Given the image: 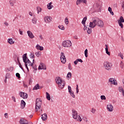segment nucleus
Listing matches in <instances>:
<instances>
[{"label":"nucleus","mask_w":124,"mask_h":124,"mask_svg":"<svg viewBox=\"0 0 124 124\" xmlns=\"http://www.w3.org/2000/svg\"><path fill=\"white\" fill-rule=\"evenodd\" d=\"M84 28H83L84 31H86V30H88V28H89V27L86 26L85 25H84Z\"/></svg>","instance_id":"nucleus-57"},{"label":"nucleus","mask_w":124,"mask_h":124,"mask_svg":"<svg viewBox=\"0 0 124 124\" xmlns=\"http://www.w3.org/2000/svg\"><path fill=\"white\" fill-rule=\"evenodd\" d=\"M15 3H16V0H9V4L11 6H14Z\"/></svg>","instance_id":"nucleus-21"},{"label":"nucleus","mask_w":124,"mask_h":124,"mask_svg":"<svg viewBox=\"0 0 124 124\" xmlns=\"http://www.w3.org/2000/svg\"><path fill=\"white\" fill-rule=\"evenodd\" d=\"M96 26L99 28H103L104 27V22L101 19L96 17L93 20V22L90 23L89 27L90 28L94 29Z\"/></svg>","instance_id":"nucleus-1"},{"label":"nucleus","mask_w":124,"mask_h":124,"mask_svg":"<svg viewBox=\"0 0 124 124\" xmlns=\"http://www.w3.org/2000/svg\"><path fill=\"white\" fill-rule=\"evenodd\" d=\"M58 28L60 30H62V31H64V26H63V25H60L58 26Z\"/></svg>","instance_id":"nucleus-37"},{"label":"nucleus","mask_w":124,"mask_h":124,"mask_svg":"<svg viewBox=\"0 0 124 124\" xmlns=\"http://www.w3.org/2000/svg\"><path fill=\"white\" fill-rule=\"evenodd\" d=\"M72 117L73 119L75 120H77V121H79V122H82V118L80 116H78V112L75 109L72 110Z\"/></svg>","instance_id":"nucleus-5"},{"label":"nucleus","mask_w":124,"mask_h":124,"mask_svg":"<svg viewBox=\"0 0 124 124\" xmlns=\"http://www.w3.org/2000/svg\"><path fill=\"white\" fill-rule=\"evenodd\" d=\"M6 79H9L10 78V74L7 73L5 76Z\"/></svg>","instance_id":"nucleus-40"},{"label":"nucleus","mask_w":124,"mask_h":124,"mask_svg":"<svg viewBox=\"0 0 124 124\" xmlns=\"http://www.w3.org/2000/svg\"><path fill=\"white\" fill-rule=\"evenodd\" d=\"M107 110L109 112H113V110H114V107L111 104H109L107 105Z\"/></svg>","instance_id":"nucleus-12"},{"label":"nucleus","mask_w":124,"mask_h":124,"mask_svg":"<svg viewBox=\"0 0 124 124\" xmlns=\"http://www.w3.org/2000/svg\"><path fill=\"white\" fill-rule=\"evenodd\" d=\"M36 21L37 20L35 18V17L33 18L32 19V22L33 23V24H36Z\"/></svg>","instance_id":"nucleus-41"},{"label":"nucleus","mask_w":124,"mask_h":124,"mask_svg":"<svg viewBox=\"0 0 124 124\" xmlns=\"http://www.w3.org/2000/svg\"><path fill=\"white\" fill-rule=\"evenodd\" d=\"M72 76V74L70 72H68L67 75V78H69V79H70Z\"/></svg>","instance_id":"nucleus-34"},{"label":"nucleus","mask_w":124,"mask_h":124,"mask_svg":"<svg viewBox=\"0 0 124 124\" xmlns=\"http://www.w3.org/2000/svg\"><path fill=\"white\" fill-rule=\"evenodd\" d=\"M17 60L18 62L19 63L18 64H19V67L22 69V70H23V71H24V68H23V67L22 66L21 63H20V61H19V58H17Z\"/></svg>","instance_id":"nucleus-31"},{"label":"nucleus","mask_w":124,"mask_h":124,"mask_svg":"<svg viewBox=\"0 0 124 124\" xmlns=\"http://www.w3.org/2000/svg\"><path fill=\"white\" fill-rule=\"evenodd\" d=\"M27 32L28 36L30 38H31V39H32V38H34V35H33V34H32V32H31V31H28Z\"/></svg>","instance_id":"nucleus-13"},{"label":"nucleus","mask_w":124,"mask_h":124,"mask_svg":"<svg viewBox=\"0 0 124 124\" xmlns=\"http://www.w3.org/2000/svg\"><path fill=\"white\" fill-rule=\"evenodd\" d=\"M118 23H124V19L123 16H120L119 20H118Z\"/></svg>","instance_id":"nucleus-26"},{"label":"nucleus","mask_w":124,"mask_h":124,"mask_svg":"<svg viewBox=\"0 0 124 124\" xmlns=\"http://www.w3.org/2000/svg\"><path fill=\"white\" fill-rule=\"evenodd\" d=\"M71 96H72V97H73V98H75V95L74 94V93H70Z\"/></svg>","instance_id":"nucleus-55"},{"label":"nucleus","mask_w":124,"mask_h":124,"mask_svg":"<svg viewBox=\"0 0 124 124\" xmlns=\"http://www.w3.org/2000/svg\"><path fill=\"white\" fill-rule=\"evenodd\" d=\"M4 24L6 26V27L8 26V23H7V22H5Z\"/></svg>","instance_id":"nucleus-62"},{"label":"nucleus","mask_w":124,"mask_h":124,"mask_svg":"<svg viewBox=\"0 0 124 124\" xmlns=\"http://www.w3.org/2000/svg\"><path fill=\"white\" fill-rule=\"evenodd\" d=\"M86 21H87V16H85V17H84L81 22L83 26H85V25H86Z\"/></svg>","instance_id":"nucleus-28"},{"label":"nucleus","mask_w":124,"mask_h":124,"mask_svg":"<svg viewBox=\"0 0 124 124\" xmlns=\"http://www.w3.org/2000/svg\"><path fill=\"white\" fill-rule=\"evenodd\" d=\"M77 60H78V62H83V60H82V59H78Z\"/></svg>","instance_id":"nucleus-58"},{"label":"nucleus","mask_w":124,"mask_h":124,"mask_svg":"<svg viewBox=\"0 0 124 124\" xmlns=\"http://www.w3.org/2000/svg\"><path fill=\"white\" fill-rule=\"evenodd\" d=\"M104 66L106 70H111L112 64L109 62H106L104 63Z\"/></svg>","instance_id":"nucleus-6"},{"label":"nucleus","mask_w":124,"mask_h":124,"mask_svg":"<svg viewBox=\"0 0 124 124\" xmlns=\"http://www.w3.org/2000/svg\"><path fill=\"white\" fill-rule=\"evenodd\" d=\"M68 92L70 93H74L72 91H71V87H70V86H68Z\"/></svg>","instance_id":"nucleus-36"},{"label":"nucleus","mask_w":124,"mask_h":124,"mask_svg":"<svg viewBox=\"0 0 124 124\" xmlns=\"http://www.w3.org/2000/svg\"><path fill=\"white\" fill-rule=\"evenodd\" d=\"M55 81L56 84L58 85L59 88L60 89H63V88H64V86H65V82H64V80H62V78L60 77H56Z\"/></svg>","instance_id":"nucleus-2"},{"label":"nucleus","mask_w":124,"mask_h":124,"mask_svg":"<svg viewBox=\"0 0 124 124\" xmlns=\"http://www.w3.org/2000/svg\"><path fill=\"white\" fill-rule=\"evenodd\" d=\"M28 121L24 118H21L19 121L20 124H26Z\"/></svg>","instance_id":"nucleus-15"},{"label":"nucleus","mask_w":124,"mask_h":124,"mask_svg":"<svg viewBox=\"0 0 124 124\" xmlns=\"http://www.w3.org/2000/svg\"><path fill=\"white\" fill-rule=\"evenodd\" d=\"M15 42L13 41V39H12V38H10L8 39V43H9L11 45V44H14Z\"/></svg>","instance_id":"nucleus-23"},{"label":"nucleus","mask_w":124,"mask_h":124,"mask_svg":"<svg viewBox=\"0 0 124 124\" xmlns=\"http://www.w3.org/2000/svg\"><path fill=\"white\" fill-rule=\"evenodd\" d=\"M46 97L47 100H49V101L51 100V95H50V94L46 93Z\"/></svg>","instance_id":"nucleus-33"},{"label":"nucleus","mask_w":124,"mask_h":124,"mask_svg":"<svg viewBox=\"0 0 124 124\" xmlns=\"http://www.w3.org/2000/svg\"><path fill=\"white\" fill-rule=\"evenodd\" d=\"M76 93H79V87L78 86V85H77Z\"/></svg>","instance_id":"nucleus-47"},{"label":"nucleus","mask_w":124,"mask_h":124,"mask_svg":"<svg viewBox=\"0 0 124 124\" xmlns=\"http://www.w3.org/2000/svg\"><path fill=\"white\" fill-rule=\"evenodd\" d=\"M35 47L37 50H40V51H43V50H44V47L39 46L38 44H37Z\"/></svg>","instance_id":"nucleus-19"},{"label":"nucleus","mask_w":124,"mask_h":124,"mask_svg":"<svg viewBox=\"0 0 124 124\" xmlns=\"http://www.w3.org/2000/svg\"><path fill=\"white\" fill-rule=\"evenodd\" d=\"M20 106H21V109H24L25 107H26V102L24 100H21V103H20Z\"/></svg>","instance_id":"nucleus-16"},{"label":"nucleus","mask_w":124,"mask_h":124,"mask_svg":"<svg viewBox=\"0 0 124 124\" xmlns=\"http://www.w3.org/2000/svg\"><path fill=\"white\" fill-rule=\"evenodd\" d=\"M42 70L43 69V70H46V65H45V64L41 62L40 65L38 67V70Z\"/></svg>","instance_id":"nucleus-11"},{"label":"nucleus","mask_w":124,"mask_h":124,"mask_svg":"<svg viewBox=\"0 0 124 124\" xmlns=\"http://www.w3.org/2000/svg\"><path fill=\"white\" fill-rule=\"evenodd\" d=\"M32 67L33 68V69L34 70H37V68L36 67V65H35L34 66H33V65H32Z\"/></svg>","instance_id":"nucleus-52"},{"label":"nucleus","mask_w":124,"mask_h":124,"mask_svg":"<svg viewBox=\"0 0 124 124\" xmlns=\"http://www.w3.org/2000/svg\"><path fill=\"white\" fill-rule=\"evenodd\" d=\"M19 33L21 35H23V31H21V29L19 30Z\"/></svg>","instance_id":"nucleus-60"},{"label":"nucleus","mask_w":124,"mask_h":124,"mask_svg":"<svg viewBox=\"0 0 124 124\" xmlns=\"http://www.w3.org/2000/svg\"><path fill=\"white\" fill-rule=\"evenodd\" d=\"M87 31L88 34H91L92 33V28H88L87 29Z\"/></svg>","instance_id":"nucleus-35"},{"label":"nucleus","mask_w":124,"mask_h":124,"mask_svg":"<svg viewBox=\"0 0 124 124\" xmlns=\"http://www.w3.org/2000/svg\"><path fill=\"white\" fill-rule=\"evenodd\" d=\"M52 4H53V3L52 2L47 4V9L49 10H50V9H52L54 7V6H53Z\"/></svg>","instance_id":"nucleus-20"},{"label":"nucleus","mask_w":124,"mask_h":124,"mask_svg":"<svg viewBox=\"0 0 124 124\" xmlns=\"http://www.w3.org/2000/svg\"><path fill=\"white\" fill-rule=\"evenodd\" d=\"M118 56H119V57H120V58H121V59H122V60L124 59V55H123V54H122V52H120L118 54Z\"/></svg>","instance_id":"nucleus-43"},{"label":"nucleus","mask_w":124,"mask_h":124,"mask_svg":"<svg viewBox=\"0 0 124 124\" xmlns=\"http://www.w3.org/2000/svg\"><path fill=\"white\" fill-rule=\"evenodd\" d=\"M112 10V8H111L110 7H109L108 8V11H109V12H110V11H111Z\"/></svg>","instance_id":"nucleus-61"},{"label":"nucleus","mask_w":124,"mask_h":124,"mask_svg":"<svg viewBox=\"0 0 124 124\" xmlns=\"http://www.w3.org/2000/svg\"><path fill=\"white\" fill-rule=\"evenodd\" d=\"M96 111V110L93 108H92V110L91 112L93 113L94 114V113H95V111Z\"/></svg>","instance_id":"nucleus-51"},{"label":"nucleus","mask_w":124,"mask_h":124,"mask_svg":"<svg viewBox=\"0 0 124 124\" xmlns=\"http://www.w3.org/2000/svg\"><path fill=\"white\" fill-rule=\"evenodd\" d=\"M84 54L86 58H88V49H86L85 51H84Z\"/></svg>","instance_id":"nucleus-38"},{"label":"nucleus","mask_w":124,"mask_h":124,"mask_svg":"<svg viewBox=\"0 0 124 124\" xmlns=\"http://www.w3.org/2000/svg\"><path fill=\"white\" fill-rule=\"evenodd\" d=\"M26 124H32V123H31V122H28V121H27V122L26 123Z\"/></svg>","instance_id":"nucleus-64"},{"label":"nucleus","mask_w":124,"mask_h":124,"mask_svg":"<svg viewBox=\"0 0 124 124\" xmlns=\"http://www.w3.org/2000/svg\"><path fill=\"white\" fill-rule=\"evenodd\" d=\"M72 45L71 42L68 40L64 41L62 42L63 47H70Z\"/></svg>","instance_id":"nucleus-7"},{"label":"nucleus","mask_w":124,"mask_h":124,"mask_svg":"<svg viewBox=\"0 0 124 124\" xmlns=\"http://www.w3.org/2000/svg\"><path fill=\"white\" fill-rule=\"evenodd\" d=\"M13 67H10V68H6L5 69V71L6 72H8L9 71H13Z\"/></svg>","instance_id":"nucleus-22"},{"label":"nucleus","mask_w":124,"mask_h":124,"mask_svg":"<svg viewBox=\"0 0 124 124\" xmlns=\"http://www.w3.org/2000/svg\"><path fill=\"white\" fill-rule=\"evenodd\" d=\"M64 23L66 24V25H68V18L67 17H66L64 19Z\"/></svg>","instance_id":"nucleus-39"},{"label":"nucleus","mask_w":124,"mask_h":124,"mask_svg":"<svg viewBox=\"0 0 124 124\" xmlns=\"http://www.w3.org/2000/svg\"><path fill=\"white\" fill-rule=\"evenodd\" d=\"M105 50H106V53L108 55V56H110V52L108 51V45H105Z\"/></svg>","instance_id":"nucleus-24"},{"label":"nucleus","mask_w":124,"mask_h":124,"mask_svg":"<svg viewBox=\"0 0 124 124\" xmlns=\"http://www.w3.org/2000/svg\"><path fill=\"white\" fill-rule=\"evenodd\" d=\"M101 99L102 100H105L106 99V97L105 95H101Z\"/></svg>","instance_id":"nucleus-44"},{"label":"nucleus","mask_w":124,"mask_h":124,"mask_svg":"<svg viewBox=\"0 0 124 124\" xmlns=\"http://www.w3.org/2000/svg\"><path fill=\"white\" fill-rule=\"evenodd\" d=\"M20 97H22L24 99H27L28 98V93H21L20 94Z\"/></svg>","instance_id":"nucleus-17"},{"label":"nucleus","mask_w":124,"mask_h":124,"mask_svg":"<svg viewBox=\"0 0 124 124\" xmlns=\"http://www.w3.org/2000/svg\"><path fill=\"white\" fill-rule=\"evenodd\" d=\"M74 63L76 64V65H77L78 63V60L77 59L74 62Z\"/></svg>","instance_id":"nucleus-56"},{"label":"nucleus","mask_w":124,"mask_h":124,"mask_svg":"<svg viewBox=\"0 0 124 124\" xmlns=\"http://www.w3.org/2000/svg\"><path fill=\"white\" fill-rule=\"evenodd\" d=\"M68 69H69V70H72V68H71V64H70V63L68 64Z\"/></svg>","instance_id":"nucleus-46"},{"label":"nucleus","mask_w":124,"mask_h":124,"mask_svg":"<svg viewBox=\"0 0 124 124\" xmlns=\"http://www.w3.org/2000/svg\"><path fill=\"white\" fill-rule=\"evenodd\" d=\"M83 2V3H87V0H77V4L78 5L80 4L81 3Z\"/></svg>","instance_id":"nucleus-18"},{"label":"nucleus","mask_w":124,"mask_h":124,"mask_svg":"<svg viewBox=\"0 0 124 124\" xmlns=\"http://www.w3.org/2000/svg\"><path fill=\"white\" fill-rule=\"evenodd\" d=\"M41 105H42V100H41V99L39 98H36L35 107L36 112H38V110L41 108Z\"/></svg>","instance_id":"nucleus-4"},{"label":"nucleus","mask_w":124,"mask_h":124,"mask_svg":"<svg viewBox=\"0 0 124 124\" xmlns=\"http://www.w3.org/2000/svg\"><path fill=\"white\" fill-rule=\"evenodd\" d=\"M96 8L97 9H99V10H100L101 9L102 5L100 3H97L96 4Z\"/></svg>","instance_id":"nucleus-29"},{"label":"nucleus","mask_w":124,"mask_h":124,"mask_svg":"<svg viewBox=\"0 0 124 124\" xmlns=\"http://www.w3.org/2000/svg\"><path fill=\"white\" fill-rule=\"evenodd\" d=\"M12 100H14V102H16V98L15 97V96H12Z\"/></svg>","instance_id":"nucleus-53"},{"label":"nucleus","mask_w":124,"mask_h":124,"mask_svg":"<svg viewBox=\"0 0 124 124\" xmlns=\"http://www.w3.org/2000/svg\"><path fill=\"white\" fill-rule=\"evenodd\" d=\"M40 86H39V84H37L35 86L33 87V90L34 91V90H39L40 89Z\"/></svg>","instance_id":"nucleus-25"},{"label":"nucleus","mask_w":124,"mask_h":124,"mask_svg":"<svg viewBox=\"0 0 124 124\" xmlns=\"http://www.w3.org/2000/svg\"><path fill=\"white\" fill-rule=\"evenodd\" d=\"M82 120H83V121H86V123L88 122V119L86 117H83L82 118Z\"/></svg>","instance_id":"nucleus-54"},{"label":"nucleus","mask_w":124,"mask_h":124,"mask_svg":"<svg viewBox=\"0 0 124 124\" xmlns=\"http://www.w3.org/2000/svg\"><path fill=\"white\" fill-rule=\"evenodd\" d=\"M27 53H25L23 55L22 59L23 62L25 63V67L27 66H32L33 65V63H31L30 59L27 57Z\"/></svg>","instance_id":"nucleus-3"},{"label":"nucleus","mask_w":124,"mask_h":124,"mask_svg":"<svg viewBox=\"0 0 124 124\" xmlns=\"http://www.w3.org/2000/svg\"><path fill=\"white\" fill-rule=\"evenodd\" d=\"M47 118L48 116L46 113H44L41 115V119L43 121H46Z\"/></svg>","instance_id":"nucleus-14"},{"label":"nucleus","mask_w":124,"mask_h":124,"mask_svg":"<svg viewBox=\"0 0 124 124\" xmlns=\"http://www.w3.org/2000/svg\"><path fill=\"white\" fill-rule=\"evenodd\" d=\"M30 58L31 59H34V58H35V56H34V54L31 53Z\"/></svg>","instance_id":"nucleus-42"},{"label":"nucleus","mask_w":124,"mask_h":124,"mask_svg":"<svg viewBox=\"0 0 124 124\" xmlns=\"http://www.w3.org/2000/svg\"><path fill=\"white\" fill-rule=\"evenodd\" d=\"M120 66L123 68L124 67V63L123 62H121Z\"/></svg>","instance_id":"nucleus-59"},{"label":"nucleus","mask_w":124,"mask_h":124,"mask_svg":"<svg viewBox=\"0 0 124 124\" xmlns=\"http://www.w3.org/2000/svg\"><path fill=\"white\" fill-rule=\"evenodd\" d=\"M44 20L46 23L49 24V23L52 21V18L50 16H45Z\"/></svg>","instance_id":"nucleus-10"},{"label":"nucleus","mask_w":124,"mask_h":124,"mask_svg":"<svg viewBox=\"0 0 124 124\" xmlns=\"http://www.w3.org/2000/svg\"><path fill=\"white\" fill-rule=\"evenodd\" d=\"M108 83H110L112 85H115V86H118V82L117 80L113 78H110L108 79Z\"/></svg>","instance_id":"nucleus-9"},{"label":"nucleus","mask_w":124,"mask_h":124,"mask_svg":"<svg viewBox=\"0 0 124 124\" xmlns=\"http://www.w3.org/2000/svg\"><path fill=\"white\" fill-rule=\"evenodd\" d=\"M4 116L5 119H8V113H5L4 114Z\"/></svg>","instance_id":"nucleus-48"},{"label":"nucleus","mask_w":124,"mask_h":124,"mask_svg":"<svg viewBox=\"0 0 124 124\" xmlns=\"http://www.w3.org/2000/svg\"><path fill=\"white\" fill-rule=\"evenodd\" d=\"M16 76L18 78V79H19V78H21V77L20 76V74H19V73H16Z\"/></svg>","instance_id":"nucleus-49"},{"label":"nucleus","mask_w":124,"mask_h":124,"mask_svg":"<svg viewBox=\"0 0 124 124\" xmlns=\"http://www.w3.org/2000/svg\"><path fill=\"white\" fill-rule=\"evenodd\" d=\"M122 22H118V24L120 26V27H121V29H123V28H124V24H123V23H122Z\"/></svg>","instance_id":"nucleus-45"},{"label":"nucleus","mask_w":124,"mask_h":124,"mask_svg":"<svg viewBox=\"0 0 124 124\" xmlns=\"http://www.w3.org/2000/svg\"><path fill=\"white\" fill-rule=\"evenodd\" d=\"M111 15H114V13L113 12V11H112V10L111 11H109Z\"/></svg>","instance_id":"nucleus-63"},{"label":"nucleus","mask_w":124,"mask_h":124,"mask_svg":"<svg viewBox=\"0 0 124 124\" xmlns=\"http://www.w3.org/2000/svg\"><path fill=\"white\" fill-rule=\"evenodd\" d=\"M39 37L41 40H44V39L43 36H42V35H39Z\"/></svg>","instance_id":"nucleus-50"},{"label":"nucleus","mask_w":124,"mask_h":124,"mask_svg":"<svg viewBox=\"0 0 124 124\" xmlns=\"http://www.w3.org/2000/svg\"><path fill=\"white\" fill-rule=\"evenodd\" d=\"M35 56H36V57H37L38 58V57H40V56H41V52L37 51L35 53Z\"/></svg>","instance_id":"nucleus-30"},{"label":"nucleus","mask_w":124,"mask_h":124,"mask_svg":"<svg viewBox=\"0 0 124 124\" xmlns=\"http://www.w3.org/2000/svg\"><path fill=\"white\" fill-rule=\"evenodd\" d=\"M61 61L62 63H64L65 62H66V58H65V55L63 52H61Z\"/></svg>","instance_id":"nucleus-8"},{"label":"nucleus","mask_w":124,"mask_h":124,"mask_svg":"<svg viewBox=\"0 0 124 124\" xmlns=\"http://www.w3.org/2000/svg\"><path fill=\"white\" fill-rule=\"evenodd\" d=\"M36 9L37 11L38 14H39V13L41 12L42 11V9L40 8V7H37Z\"/></svg>","instance_id":"nucleus-32"},{"label":"nucleus","mask_w":124,"mask_h":124,"mask_svg":"<svg viewBox=\"0 0 124 124\" xmlns=\"http://www.w3.org/2000/svg\"><path fill=\"white\" fill-rule=\"evenodd\" d=\"M118 91H119L120 93H124V88H123V87H119L118 88Z\"/></svg>","instance_id":"nucleus-27"}]
</instances>
